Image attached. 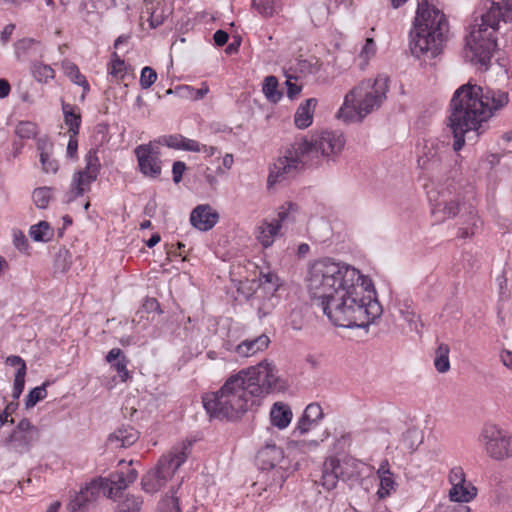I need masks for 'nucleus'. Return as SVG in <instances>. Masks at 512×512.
<instances>
[{
  "instance_id": "1",
  "label": "nucleus",
  "mask_w": 512,
  "mask_h": 512,
  "mask_svg": "<svg viewBox=\"0 0 512 512\" xmlns=\"http://www.w3.org/2000/svg\"><path fill=\"white\" fill-rule=\"evenodd\" d=\"M360 278L354 267L325 258L310 267L307 289L314 304L334 325L367 328L380 317L382 307L370 295H363Z\"/></svg>"
},
{
  "instance_id": "2",
  "label": "nucleus",
  "mask_w": 512,
  "mask_h": 512,
  "mask_svg": "<svg viewBox=\"0 0 512 512\" xmlns=\"http://www.w3.org/2000/svg\"><path fill=\"white\" fill-rule=\"evenodd\" d=\"M285 388L286 384L278 376L276 366L263 360L231 375L217 392L206 394L202 401L210 416L232 420L248 410L254 397L280 392Z\"/></svg>"
},
{
  "instance_id": "3",
  "label": "nucleus",
  "mask_w": 512,
  "mask_h": 512,
  "mask_svg": "<svg viewBox=\"0 0 512 512\" xmlns=\"http://www.w3.org/2000/svg\"><path fill=\"white\" fill-rule=\"evenodd\" d=\"M346 139L340 131L322 130L296 139L283 157L270 168L268 186L294 177L305 167H318L335 162L345 147Z\"/></svg>"
},
{
  "instance_id": "4",
  "label": "nucleus",
  "mask_w": 512,
  "mask_h": 512,
  "mask_svg": "<svg viewBox=\"0 0 512 512\" xmlns=\"http://www.w3.org/2000/svg\"><path fill=\"white\" fill-rule=\"evenodd\" d=\"M478 13L466 37V57L487 68L497 48L499 23L512 21V0H481Z\"/></svg>"
},
{
  "instance_id": "5",
  "label": "nucleus",
  "mask_w": 512,
  "mask_h": 512,
  "mask_svg": "<svg viewBox=\"0 0 512 512\" xmlns=\"http://www.w3.org/2000/svg\"><path fill=\"white\" fill-rule=\"evenodd\" d=\"M449 22L446 15L427 0L418 1L413 26L409 34V47L417 58H434L448 40Z\"/></svg>"
},
{
  "instance_id": "6",
  "label": "nucleus",
  "mask_w": 512,
  "mask_h": 512,
  "mask_svg": "<svg viewBox=\"0 0 512 512\" xmlns=\"http://www.w3.org/2000/svg\"><path fill=\"white\" fill-rule=\"evenodd\" d=\"M509 98H452V112L449 127L454 137L453 150L462 149L465 135L476 132L479 136L484 132L483 123L497 111L508 104Z\"/></svg>"
},
{
  "instance_id": "7",
  "label": "nucleus",
  "mask_w": 512,
  "mask_h": 512,
  "mask_svg": "<svg viewBox=\"0 0 512 512\" xmlns=\"http://www.w3.org/2000/svg\"><path fill=\"white\" fill-rule=\"evenodd\" d=\"M191 443L175 446L163 455L156 467L148 471L141 479V487L146 493H156L173 477L177 469L188 457V447Z\"/></svg>"
},
{
  "instance_id": "8",
  "label": "nucleus",
  "mask_w": 512,
  "mask_h": 512,
  "mask_svg": "<svg viewBox=\"0 0 512 512\" xmlns=\"http://www.w3.org/2000/svg\"><path fill=\"white\" fill-rule=\"evenodd\" d=\"M487 456L496 461L512 458V435L493 423L483 425L478 437Z\"/></svg>"
},
{
  "instance_id": "9",
  "label": "nucleus",
  "mask_w": 512,
  "mask_h": 512,
  "mask_svg": "<svg viewBox=\"0 0 512 512\" xmlns=\"http://www.w3.org/2000/svg\"><path fill=\"white\" fill-rule=\"evenodd\" d=\"M358 476L357 465L353 459L329 457L322 466L319 483L328 491L336 488L341 480L348 481Z\"/></svg>"
},
{
  "instance_id": "10",
  "label": "nucleus",
  "mask_w": 512,
  "mask_h": 512,
  "mask_svg": "<svg viewBox=\"0 0 512 512\" xmlns=\"http://www.w3.org/2000/svg\"><path fill=\"white\" fill-rule=\"evenodd\" d=\"M443 206V213L447 217H454L460 215L463 219L462 226L459 228L458 237L462 239L470 238L474 235L475 230L478 228L480 222L475 207L472 204L462 203L458 201L436 200L435 208Z\"/></svg>"
},
{
  "instance_id": "11",
  "label": "nucleus",
  "mask_w": 512,
  "mask_h": 512,
  "mask_svg": "<svg viewBox=\"0 0 512 512\" xmlns=\"http://www.w3.org/2000/svg\"><path fill=\"white\" fill-rule=\"evenodd\" d=\"M404 94L402 85L381 73L375 78L360 81L346 96H386Z\"/></svg>"
},
{
  "instance_id": "12",
  "label": "nucleus",
  "mask_w": 512,
  "mask_h": 512,
  "mask_svg": "<svg viewBox=\"0 0 512 512\" xmlns=\"http://www.w3.org/2000/svg\"><path fill=\"white\" fill-rule=\"evenodd\" d=\"M382 104V98H345L337 118L346 124L362 121Z\"/></svg>"
},
{
  "instance_id": "13",
  "label": "nucleus",
  "mask_w": 512,
  "mask_h": 512,
  "mask_svg": "<svg viewBox=\"0 0 512 512\" xmlns=\"http://www.w3.org/2000/svg\"><path fill=\"white\" fill-rule=\"evenodd\" d=\"M297 209L296 204L288 203L287 207L282 206L279 208L277 218L270 222L267 220L263 221L257 228L256 238L259 243L265 248L270 247L274 243L275 237L279 235L282 223L287 220L294 221L292 214L296 212Z\"/></svg>"
},
{
  "instance_id": "14",
  "label": "nucleus",
  "mask_w": 512,
  "mask_h": 512,
  "mask_svg": "<svg viewBox=\"0 0 512 512\" xmlns=\"http://www.w3.org/2000/svg\"><path fill=\"white\" fill-rule=\"evenodd\" d=\"M86 166L74 174L72 180V190L74 197L82 196L85 192L90 190L91 184L97 179L100 171V161L97 156L96 149H90L85 155Z\"/></svg>"
},
{
  "instance_id": "15",
  "label": "nucleus",
  "mask_w": 512,
  "mask_h": 512,
  "mask_svg": "<svg viewBox=\"0 0 512 512\" xmlns=\"http://www.w3.org/2000/svg\"><path fill=\"white\" fill-rule=\"evenodd\" d=\"M140 172L151 178L161 174L160 151L152 142L141 144L134 149Z\"/></svg>"
},
{
  "instance_id": "16",
  "label": "nucleus",
  "mask_w": 512,
  "mask_h": 512,
  "mask_svg": "<svg viewBox=\"0 0 512 512\" xmlns=\"http://www.w3.org/2000/svg\"><path fill=\"white\" fill-rule=\"evenodd\" d=\"M138 477L136 469L127 467V471H115L107 478L99 477L103 486V495L107 498H115L118 493L134 483Z\"/></svg>"
},
{
  "instance_id": "17",
  "label": "nucleus",
  "mask_w": 512,
  "mask_h": 512,
  "mask_svg": "<svg viewBox=\"0 0 512 512\" xmlns=\"http://www.w3.org/2000/svg\"><path fill=\"white\" fill-rule=\"evenodd\" d=\"M219 220V214L209 204L195 207L190 214V222L200 231L212 229Z\"/></svg>"
},
{
  "instance_id": "18",
  "label": "nucleus",
  "mask_w": 512,
  "mask_h": 512,
  "mask_svg": "<svg viewBox=\"0 0 512 512\" xmlns=\"http://www.w3.org/2000/svg\"><path fill=\"white\" fill-rule=\"evenodd\" d=\"M139 439V432L131 425L122 424L107 439V444L114 448H127Z\"/></svg>"
},
{
  "instance_id": "19",
  "label": "nucleus",
  "mask_w": 512,
  "mask_h": 512,
  "mask_svg": "<svg viewBox=\"0 0 512 512\" xmlns=\"http://www.w3.org/2000/svg\"><path fill=\"white\" fill-rule=\"evenodd\" d=\"M283 457V450L275 444H267L257 453V461L262 470L274 468L282 461Z\"/></svg>"
},
{
  "instance_id": "20",
  "label": "nucleus",
  "mask_w": 512,
  "mask_h": 512,
  "mask_svg": "<svg viewBox=\"0 0 512 512\" xmlns=\"http://www.w3.org/2000/svg\"><path fill=\"white\" fill-rule=\"evenodd\" d=\"M5 363L6 365L11 367H18L15 373L12 393L13 399L16 400L20 397L24 390L27 366L25 361L20 356L17 355L8 356L5 360Z\"/></svg>"
},
{
  "instance_id": "21",
  "label": "nucleus",
  "mask_w": 512,
  "mask_h": 512,
  "mask_svg": "<svg viewBox=\"0 0 512 512\" xmlns=\"http://www.w3.org/2000/svg\"><path fill=\"white\" fill-rule=\"evenodd\" d=\"M316 106V98H306V100L298 106L294 115V123L297 128L306 129L312 124Z\"/></svg>"
},
{
  "instance_id": "22",
  "label": "nucleus",
  "mask_w": 512,
  "mask_h": 512,
  "mask_svg": "<svg viewBox=\"0 0 512 512\" xmlns=\"http://www.w3.org/2000/svg\"><path fill=\"white\" fill-rule=\"evenodd\" d=\"M270 344V338L261 334L252 339H245L236 347V352L242 357H250L264 351Z\"/></svg>"
},
{
  "instance_id": "23",
  "label": "nucleus",
  "mask_w": 512,
  "mask_h": 512,
  "mask_svg": "<svg viewBox=\"0 0 512 512\" xmlns=\"http://www.w3.org/2000/svg\"><path fill=\"white\" fill-rule=\"evenodd\" d=\"M109 75L118 82L124 84L125 87L129 85V81H133L134 77L127 72V65L123 59L120 58L117 52L111 54V59L107 65Z\"/></svg>"
},
{
  "instance_id": "24",
  "label": "nucleus",
  "mask_w": 512,
  "mask_h": 512,
  "mask_svg": "<svg viewBox=\"0 0 512 512\" xmlns=\"http://www.w3.org/2000/svg\"><path fill=\"white\" fill-rule=\"evenodd\" d=\"M292 410L289 405L283 402L273 404L270 411L271 424L278 429H285L292 420Z\"/></svg>"
},
{
  "instance_id": "25",
  "label": "nucleus",
  "mask_w": 512,
  "mask_h": 512,
  "mask_svg": "<svg viewBox=\"0 0 512 512\" xmlns=\"http://www.w3.org/2000/svg\"><path fill=\"white\" fill-rule=\"evenodd\" d=\"M377 474L380 478V488L377 493L380 498H385L390 495L391 491H393L396 486V482L392 472L390 471L387 459L381 462L377 470Z\"/></svg>"
},
{
  "instance_id": "26",
  "label": "nucleus",
  "mask_w": 512,
  "mask_h": 512,
  "mask_svg": "<svg viewBox=\"0 0 512 512\" xmlns=\"http://www.w3.org/2000/svg\"><path fill=\"white\" fill-rule=\"evenodd\" d=\"M62 110L64 114V122L69 128V133L78 135L81 125V114L79 108L74 105L62 102Z\"/></svg>"
},
{
  "instance_id": "27",
  "label": "nucleus",
  "mask_w": 512,
  "mask_h": 512,
  "mask_svg": "<svg viewBox=\"0 0 512 512\" xmlns=\"http://www.w3.org/2000/svg\"><path fill=\"white\" fill-rule=\"evenodd\" d=\"M64 74L75 84L82 87V96L89 92L90 86L86 77L80 72L78 66L70 61L62 63Z\"/></svg>"
},
{
  "instance_id": "28",
  "label": "nucleus",
  "mask_w": 512,
  "mask_h": 512,
  "mask_svg": "<svg viewBox=\"0 0 512 512\" xmlns=\"http://www.w3.org/2000/svg\"><path fill=\"white\" fill-rule=\"evenodd\" d=\"M477 495V489L465 481V484L451 487L449 497L454 502H469Z\"/></svg>"
},
{
  "instance_id": "29",
  "label": "nucleus",
  "mask_w": 512,
  "mask_h": 512,
  "mask_svg": "<svg viewBox=\"0 0 512 512\" xmlns=\"http://www.w3.org/2000/svg\"><path fill=\"white\" fill-rule=\"evenodd\" d=\"M253 8L265 18H270L279 13L282 8L281 0H252Z\"/></svg>"
},
{
  "instance_id": "30",
  "label": "nucleus",
  "mask_w": 512,
  "mask_h": 512,
  "mask_svg": "<svg viewBox=\"0 0 512 512\" xmlns=\"http://www.w3.org/2000/svg\"><path fill=\"white\" fill-rule=\"evenodd\" d=\"M29 235L35 242H49L52 240L54 232L47 221H40L30 227Z\"/></svg>"
},
{
  "instance_id": "31",
  "label": "nucleus",
  "mask_w": 512,
  "mask_h": 512,
  "mask_svg": "<svg viewBox=\"0 0 512 512\" xmlns=\"http://www.w3.org/2000/svg\"><path fill=\"white\" fill-rule=\"evenodd\" d=\"M441 161V155L435 148L433 142L425 144L424 153L418 158V165L423 169H430Z\"/></svg>"
},
{
  "instance_id": "32",
  "label": "nucleus",
  "mask_w": 512,
  "mask_h": 512,
  "mask_svg": "<svg viewBox=\"0 0 512 512\" xmlns=\"http://www.w3.org/2000/svg\"><path fill=\"white\" fill-rule=\"evenodd\" d=\"M453 96H490V90L471 79L457 88Z\"/></svg>"
},
{
  "instance_id": "33",
  "label": "nucleus",
  "mask_w": 512,
  "mask_h": 512,
  "mask_svg": "<svg viewBox=\"0 0 512 512\" xmlns=\"http://www.w3.org/2000/svg\"><path fill=\"white\" fill-rule=\"evenodd\" d=\"M450 348L445 343H440L435 351L434 366L439 373H446L450 369Z\"/></svg>"
},
{
  "instance_id": "34",
  "label": "nucleus",
  "mask_w": 512,
  "mask_h": 512,
  "mask_svg": "<svg viewBox=\"0 0 512 512\" xmlns=\"http://www.w3.org/2000/svg\"><path fill=\"white\" fill-rule=\"evenodd\" d=\"M78 494L84 498H88V500L94 504L100 494H103V486L100 479L96 478L90 481L78 492Z\"/></svg>"
},
{
  "instance_id": "35",
  "label": "nucleus",
  "mask_w": 512,
  "mask_h": 512,
  "mask_svg": "<svg viewBox=\"0 0 512 512\" xmlns=\"http://www.w3.org/2000/svg\"><path fill=\"white\" fill-rule=\"evenodd\" d=\"M143 505L141 496L127 495L118 503L115 512H140Z\"/></svg>"
},
{
  "instance_id": "36",
  "label": "nucleus",
  "mask_w": 512,
  "mask_h": 512,
  "mask_svg": "<svg viewBox=\"0 0 512 512\" xmlns=\"http://www.w3.org/2000/svg\"><path fill=\"white\" fill-rule=\"evenodd\" d=\"M53 189L50 187H38L32 193V200L37 208L45 209L52 199Z\"/></svg>"
},
{
  "instance_id": "37",
  "label": "nucleus",
  "mask_w": 512,
  "mask_h": 512,
  "mask_svg": "<svg viewBox=\"0 0 512 512\" xmlns=\"http://www.w3.org/2000/svg\"><path fill=\"white\" fill-rule=\"evenodd\" d=\"M48 382L43 383L41 386L33 388L27 395L25 400L26 409L34 407L39 401L43 400L47 396Z\"/></svg>"
},
{
  "instance_id": "38",
  "label": "nucleus",
  "mask_w": 512,
  "mask_h": 512,
  "mask_svg": "<svg viewBox=\"0 0 512 512\" xmlns=\"http://www.w3.org/2000/svg\"><path fill=\"white\" fill-rule=\"evenodd\" d=\"M16 135L21 139H31L38 134L37 125L30 121H20L15 129Z\"/></svg>"
},
{
  "instance_id": "39",
  "label": "nucleus",
  "mask_w": 512,
  "mask_h": 512,
  "mask_svg": "<svg viewBox=\"0 0 512 512\" xmlns=\"http://www.w3.org/2000/svg\"><path fill=\"white\" fill-rule=\"evenodd\" d=\"M34 78L39 82H47L49 79L54 78V70L49 65L34 64L32 67Z\"/></svg>"
},
{
  "instance_id": "40",
  "label": "nucleus",
  "mask_w": 512,
  "mask_h": 512,
  "mask_svg": "<svg viewBox=\"0 0 512 512\" xmlns=\"http://www.w3.org/2000/svg\"><path fill=\"white\" fill-rule=\"evenodd\" d=\"M156 512H181L178 498L174 494L166 495L159 501Z\"/></svg>"
},
{
  "instance_id": "41",
  "label": "nucleus",
  "mask_w": 512,
  "mask_h": 512,
  "mask_svg": "<svg viewBox=\"0 0 512 512\" xmlns=\"http://www.w3.org/2000/svg\"><path fill=\"white\" fill-rule=\"evenodd\" d=\"M175 93L178 96H205L209 93V86L206 83H202L200 88L195 89L188 85H181L175 88Z\"/></svg>"
},
{
  "instance_id": "42",
  "label": "nucleus",
  "mask_w": 512,
  "mask_h": 512,
  "mask_svg": "<svg viewBox=\"0 0 512 512\" xmlns=\"http://www.w3.org/2000/svg\"><path fill=\"white\" fill-rule=\"evenodd\" d=\"M93 504L78 493L70 500L68 509L70 512H87Z\"/></svg>"
},
{
  "instance_id": "43",
  "label": "nucleus",
  "mask_w": 512,
  "mask_h": 512,
  "mask_svg": "<svg viewBox=\"0 0 512 512\" xmlns=\"http://www.w3.org/2000/svg\"><path fill=\"white\" fill-rule=\"evenodd\" d=\"M37 44V41L32 38H23L15 43V54L19 60L25 59L29 50Z\"/></svg>"
},
{
  "instance_id": "44",
  "label": "nucleus",
  "mask_w": 512,
  "mask_h": 512,
  "mask_svg": "<svg viewBox=\"0 0 512 512\" xmlns=\"http://www.w3.org/2000/svg\"><path fill=\"white\" fill-rule=\"evenodd\" d=\"M318 423L312 418H306V414L303 412L302 416L299 418L294 430V436H302L310 431L313 427H315Z\"/></svg>"
},
{
  "instance_id": "45",
  "label": "nucleus",
  "mask_w": 512,
  "mask_h": 512,
  "mask_svg": "<svg viewBox=\"0 0 512 512\" xmlns=\"http://www.w3.org/2000/svg\"><path fill=\"white\" fill-rule=\"evenodd\" d=\"M18 434H27V435H33L34 437L38 436V429L32 425L30 420L24 418L22 419L16 428L12 432V439H15Z\"/></svg>"
},
{
  "instance_id": "46",
  "label": "nucleus",
  "mask_w": 512,
  "mask_h": 512,
  "mask_svg": "<svg viewBox=\"0 0 512 512\" xmlns=\"http://www.w3.org/2000/svg\"><path fill=\"white\" fill-rule=\"evenodd\" d=\"M157 77H158L157 73L152 67L145 66L141 70V75H140V80H139L140 86L143 89H147V88L151 87L156 82Z\"/></svg>"
},
{
  "instance_id": "47",
  "label": "nucleus",
  "mask_w": 512,
  "mask_h": 512,
  "mask_svg": "<svg viewBox=\"0 0 512 512\" xmlns=\"http://www.w3.org/2000/svg\"><path fill=\"white\" fill-rule=\"evenodd\" d=\"M278 79L273 76H267L263 80L262 84V92L264 96H282L281 93H278Z\"/></svg>"
},
{
  "instance_id": "48",
  "label": "nucleus",
  "mask_w": 512,
  "mask_h": 512,
  "mask_svg": "<svg viewBox=\"0 0 512 512\" xmlns=\"http://www.w3.org/2000/svg\"><path fill=\"white\" fill-rule=\"evenodd\" d=\"M13 244L22 253H28L30 245L25 234L21 230H14Z\"/></svg>"
},
{
  "instance_id": "49",
  "label": "nucleus",
  "mask_w": 512,
  "mask_h": 512,
  "mask_svg": "<svg viewBox=\"0 0 512 512\" xmlns=\"http://www.w3.org/2000/svg\"><path fill=\"white\" fill-rule=\"evenodd\" d=\"M285 84L288 96H296L302 90V82L298 76L287 75Z\"/></svg>"
},
{
  "instance_id": "50",
  "label": "nucleus",
  "mask_w": 512,
  "mask_h": 512,
  "mask_svg": "<svg viewBox=\"0 0 512 512\" xmlns=\"http://www.w3.org/2000/svg\"><path fill=\"white\" fill-rule=\"evenodd\" d=\"M35 438L33 435L18 434L15 439H12L11 433L5 442L6 445L16 444V446L28 447Z\"/></svg>"
},
{
  "instance_id": "51",
  "label": "nucleus",
  "mask_w": 512,
  "mask_h": 512,
  "mask_svg": "<svg viewBox=\"0 0 512 512\" xmlns=\"http://www.w3.org/2000/svg\"><path fill=\"white\" fill-rule=\"evenodd\" d=\"M181 141H182L181 135L175 134V135L162 136L161 138L158 139L157 143L161 144V145H165L169 148L180 150L181 149V146H180Z\"/></svg>"
},
{
  "instance_id": "52",
  "label": "nucleus",
  "mask_w": 512,
  "mask_h": 512,
  "mask_svg": "<svg viewBox=\"0 0 512 512\" xmlns=\"http://www.w3.org/2000/svg\"><path fill=\"white\" fill-rule=\"evenodd\" d=\"M304 413L306 414V418H312V420L316 421L317 423L323 418L324 413L321 408V406L318 403H311L307 405V407L304 410Z\"/></svg>"
},
{
  "instance_id": "53",
  "label": "nucleus",
  "mask_w": 512,
  "mask_h": 512,
  "mask_svg": "<svg viewBox=\"0 0 512 512\" xmlns=\"http://www.w3.org/2000/svg\"><path fill=\"white\" fill-rule=\"evenodd\" d=\"M465 473L461 467H454L449 473V482L452 487L458 486L459 484H465Z\"/></svg>"
},
{
  "instance_id": "54",
  "label": "nucleus",
  "mask_w": 512,
  "mask_h": 512,
  "mask_svg": "<svg viewBox=\"0 0 512 512\" xmlns=\"http://www.w3.org/2000/svg\"><path fill=\"white\" fill-rule=\"evenodd\" d=\"M376 53V44L373 38H367L360 52V57L365 61L371 59Z\"/></svg>"
},
{
  "instance_id": "55",
  "label": "nucleus",
  "mask_w": 512,
  "mask_h": 512,
  "mask_svg": "<svg viewBox=\"0 0 512 512\" xmlns=\"http://www.w3.org/2000/svg\"><path fill=\"white\" fill-rule=\"evenodd\" d=\"M128 359L126 356H122L117 362L113 364L114 369L118 372L122 381H126L129 377V371L127 369Z\"/></svg>"
},
{
  "instance_id": "56",
  "label": "nucleus",
  "mask_w": 512,
  "mask_h": 512,
  "mask_svg": "<svg viewBox=\"0 0 512 512\" xmlns=\"http://www.w3.org/2000/svg\"><path fill=\"white\" fill-rule=\"evenodd\" d=\"M40 162L45 173H56L58 171V163L50 157V153L47 154V157H40Z\"/></svg>"
},
{
  "instance_id": "57",
  "label": "nucleus",
  "mask_w": 512,
  "mask_h": 512,
  "mask_svg": "<svg viewBox=\"0 0 512 512\" xmlns=\"http://www.w3.org/2000/svg\"><path fill=\"white\" fill-rule=\"evenodd\" d=\"M186 170V164L182 161H175L172 166L173 181L178 184L182 180V176Z\"/></svg>"
},
{
  "instance_id": "58",
  "label": "nucleus",
  "mask_w": 512,
  "mask_h": 512,
  "mask_svg": "<svg viewBox=\"0 0 512 512\" xmlns=\"http://www.w3.org/2000/svg\"><path fill=\"white\" fill-rule=\"evenodd\" d=\"M52 146L53 144L46 136L37 139V149L40 152V157H47V154L52 150Z\"/></svg>"
},
{
  "instance_id": "59",
  "label": "nucleus",
  "mask_w": 512,
  "mask_h": 512,
  "mask_svg": "<svg viewBox=\"0 0 512 512\" xmlns=\"http://www.w3.org/2000/svg\"><path fill=\"white\" fill-rule=\"evenodd\" d=\"M181 149L185 151H191V152H201V145L192 139H188L181 135Z\"/></svg>"
},
{
  "instance_id": "60",
  "label": "nucleus",
  "mask_w": 512,
  "mask_h": 512,
  "mask_svg": "<svg viewBox=\"0 0 512 512\" xmlns=\"http://www.w3.org/2000/svg\"><path fill=\"white\" fill-rule=\"evenodd\" d=\"M17 403H14V402H10L9 404H7V406L5 407L4 411L0 414V428L6 423L8 422V417L16 410L17 408ZM10 423H13L14 420L13 419H10L9 420Z\"/></svg>"
},
{
  "instance_id": "61",
  "label": "nucleus",
  "mask_w": 512,
  "mask_h": 512,
  "mask_svg": "<svg viewBox=\"0 0 512 512\" xmlns=\"http://www.w3.org/2000/svg\"><path fill=\"white\" fill-rule=\"evenodd\" d=\"M77 135H74L73 133H70L69 142L67 145V156L70 158H73L77 154L78 149V141H77Z\"/></svg>"
},
{
  "instance_id": "62",
  "label": "nucleus",
  "mask_w": 512,
  "mask_h": 512,
  "mask_svg": "<svg viewBox=\"0 0 512 512\" xmlns=\"http://www.w3.org/2000/svg\"><path fill=\"white\" fill-rule=\"evenodd\" d=\"M229 39V35L224 30H217L213 35V40L215 44L219 47L224 46Z\"/></svg>"
},
{
  "instance_id": "63",
  "label": "nucleus",
  "mask_w": 512,
  "mask_h": 512,
  "mask_svg": "<svg viewBox=\"0 0 512 512\" xmlns=\"http://www.w3.org/2000/svg\"><path fill=\"white\" fill-rule=\"evenodd\" d=\"M314 62H310V61H302L300 62V70L301 72H303L304 70H308L309 73H316L319 71V64H318V60L316 59H312Z\"/></svg>"
},
{
  "instance_id": "64",
  "label": "nucleus",
  "mask_w": 512,
  "mask_h": 512,
  "mask_svg": "<svg viewBox=\"0 0 512 512\" xmlns=\"http://www.w3.org/2000/svg\"><path fill=\"white\" fill-rule=\"evenodd\" d=\"M500 360L506 368L512 371V351L503 349L500 352Z\"/></svg>"
}]
</instances>
